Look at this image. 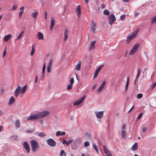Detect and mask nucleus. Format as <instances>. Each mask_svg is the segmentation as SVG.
Instances as JSON below:
<instances>
[{"mask_svg": "<svg viewBox=\"0 0 156 156\" xmlns=\"http://www.w3.org/2000/svg\"><path fill=\"white\" fill-rule=\"evenodd\" d=\"M30 143L32 151L34 152H36L39 147V144L34 140H31Z\"/></svg>", "mask_w": 156, "mask_h": 156, "instance_id": "1", "label": "nucleus"}, {"mask_svg": "<svg viewBox=\"0 0 156 156\" xmlns=\"http://www.w3.org/2000/svg\"><path fill=\"white\" fill-rule=\"evenodd\" d=\"M138 32V30H137L133 33L131 35H128L127 37V40L126 41L127 44H129L131 40L134 39L136 37L137 35V34Z\"/></svg>", "mask_w": 156, "mask_h": 156, "instance_id": "2", "label": "nucleus"}, {"mask_svg": "<svg viewBox=\"0 0 156 156\" xmlns=\"http://www.w3.org/2000/svg\"><path fill=\"white\" fill-rule=\"evenodd\" d=\"M49 112L47 111H44L40 112L38 114L39 119L43 117L49 115Z\"/></svg>", "mask_w": 156, "mask_h": 156, "instance_id": "3", "label": "nucleus"}, {"mask_svg": "<svg viewBox=\"0 0 156 156\" xmlns=\"http://www.w3.org/2000/svg\"><path fill=\"white\" fill-rule=\"evenodd\" d=\"M109 22L111 25H112L114 22L115 21L116 18L113 14H111L108 17Z\"/></svg>", "mask_w": 156, "mask_h": 156, "instance_id": "4", "label": "nucleus"}, {"mask_svg": "<svg viewBox=\"0 0 156 156\" xmlns=\"http://www.w3.org/2000/svg\"><path fill=\"white\" fill-rule=\"evenodd\" d=\"M47 142L49 145L52 147L55 146L56 144L55 142L52 139H48Z\"/></svg>", "mask_w": 156, "mask_h": 156, "instance_id": "5", "label": "nucleus"}, {"mask_svg": "<svg viewBox=\"0 0 156 156\" xmlns=\"http://www.w3.org/2000/svg\"><path fill=\"white\" fill-rule=\"evenodd\" d=\"M97 25V23H94L93 21L91 22L90 27L91 30L92 32H94L96 28Z\"/></svg>", "mask_w": 156, "mask_h": 156, "instance_id": "6", "label": "nucleus"}, {"mask_svg": "<svg viewBox=\"0 0 156 156\" xmlns=\"http://www.w3.org/2000/svg\"><path fill=\"white\" fill-rule=\"evenodd\" d=\"M104 151L107 156H112V154L110 151L108 150L107 147L105 145H103Z\"/></svg>", "mask_w": 156, "mask_h": 156, "instance_id": "7", "label": "nucleus"}, {"mask_svg": "<svg viewBox=\"0 0 156 156\" xmlns=\"http://www.w3.org/2000/svg\"><path fill=\"white\" fill-rule=\"evenodd\" d=\"M38 114H36L35 115H30V116L28 117L27 119V120H33V119H38Z\"/></svg>", "mask_w": 156, "mask_h": 156, "instance_id": "8", "label": "nucleus"}, {"mask_svg": "<svg viewBox=\"0 0 156 156\" xmlns=\"http://www.w3.org/2000/svg\"><path fill=\"white\" fill-rule=\"evenodd\" d=\"M21 87L20 86H18L15 91L14 95L16 97H17L18 96L20 93L21 92Z\"/></svg>", "mask_w": 156, "mask_h": 156, "instance_id": "9", "label": "nucleus"}, {"mask_svg": "<svg viewBox=\"0 0 156 156\" xmlns=\"http://www.w3.org/2000/svg\"><path fill=\"white\" fill-rule=\"evenodd\" d=\"M23 147L26 150L28 153H29L30 151V148L27 142H25L23 143Z\"/></svg>", "mask_w": 156, "mask_h": 156, "instance_id": "10", "label": "nucleus"}, {"mask_svg": "<svg viewBox=\"0 0 156 156\" xmlns=\"http://www.w3.org/2000/svg\"><path fill=\"white\" fill-rule=\"evenodd\" d=\"M84 98V97H83L81 98L79 100L75 102L73 104L74 105L77 106L80 105L83 101Z\"/></svg>", "mask_w": 156, "mask_h": 156, "instance_id": "11", "label": "nucleus"}, {"mask_svg": "<svg viewBox=\"0 0 156 156\" xmlns=\"http://www.w3.org/2000/svg\"><path fill=\"white\" fill-rule=\"evenodd\" d=\"M55 20L53 17H51V22L50 29L52 30L55 26Z\"/></svg>", "mask_w": 156, "mask_h": 156, "instance_id": "12", "label": "nucleus"}, {"mask_svg": "<svg viewBox=\"0 0 156 156\" xmlns=\"http://www.w3.org/2000/svg\"><path fill=\"white\" fill-rule=\"evenodd\" d=\"M81 67V61H79L78 63L76 65L75 69L78 71H79Z\"/></svg>", "mask_w": 156, "mask_h": 156, "instance_id": "13", "label": "nucleus"}, {"mask_svg": "<svg viewBox=\"0 0 156 156\" xmlns=\"http://www.w3.org/2000/svg\"><path fill=\"white\" fill-rule=\"evenodd\" d=\"M96 114L97 118L100 119L103 115V111L97 112L96 113Z\"/></svg>", "mask_w": 156, "mask_h": 156, "instance_id": "14", "label": "nucleus"}, {"mask_svg": "<svg viewBox=\"0 0 156 156\" xmlns=\"http://www.w3.org/2000/svg\"><path fill=\"white\" fill-rule=\"evenodd\" d=\"M103 66V65L102 66H99L98 68L96 69V70L95 71V73L94 74V78H95V77H97V76L98 74V73L101 69V68Z\"/></svg>", "mask_w": 156, "mask_h": 156, "instance_id": "15", "label": "nucleus"}, {"mask_svg": "<svg viewBox=\"0 0 156 156\" xmlns=\"http://www.w3.org/2000/svg\"><path fill=\"white\" fill-rule=\"evenodd\" d=\"M105 82H103L100 87L97 90V92H99L102 90L105 85Z\"/></svg>", "mask_w": 156, "mask_h": 156, "instance_id": "16", "label": "nucleus"}, {"mask_svg": "<svg viewBox=\"0 0 156 156\" xmlns=\"http://www.w3.org/2000/svg\"><path fill=\"white\" fill-rule=\"evenodd\" d=\"M69 32V31L68 29L66 28L65 30L64 33V41H66L68 38V35Z\"/></svg>", "mask_w": 156, "mask_h": 156, "instance_id": "17", "label": "nucleus"}, {"mask_svg": "<svg viewBox=\"0 0 156 156\" xmlns=\"http://www.w3.org/2000/svg\"><path fill=\"white\" fill-rule=\"evenodd\" d=\"M11 37L12 35L11 34H8L5 37L4 40L5 41H7L11 38Z\"/></svg>", "mask_w": 156, "mask_h": 156, "instance_id": "18", "label": "nucleus"}, {"mask_svg": "<svg viewBox=\"0 0 156 156\" xmlns=\"http://www.w3.org/2000/svg\"><path fill=\"white\" fill-rule=\"evenodd\" d=\"M95 42H96V41H94L91 43L90 47L89 49V51H90L92 49H94V45L95 43Z\"/></svg>", "mask_w": 156, "mask_h": 156, "instance_id": "19", "label": "nucleus"}, {"mask_svg": "<svg viewBox=\"0 0 156 156\" xmlns=\"http://www.w3.org/2000/svg\"><path fill=\"white\" fill-rule=\"evenodd\" d=\"M38 38L39 40L44 39V36L43 34L40 32L38 33L37 34Z\"/></svg>", "mask_w": 156, "mask_h": 156, "instance_id": "20", "label": "nucleus"}, {"mask_svg": "<svg viewBox=\"0 0 156 156\" xmlns=\"http://www.w3.org/2000/svg\"><path fill=\"white\" fill-rule=\"evenodd\" d=\"M66 133L65 132H61L60 131H58L56 133V135L57 136H63Z\"/></svg>", "mask_w": 156, "mask_h": 156, "instance_id": "21", "label": "nucleus"}, {"mask_svg": "<svg viewBox=\"0 0 156 156\" xmlns=\"http://www.w3.org/2000/svg\"><path fill=\"white\" fill-rule=\"evenodd\" d=\"M76 11L78 12V17H79L81 14V7L80 6H78L76 9Z\"/></svg>", "mask_w": 156, "mask_h": 156, "instance_id": "22", "label": "nucleus"}, {"mask_svg": "<svg viewBox=\"0 0 156 156\" xmlns=\"http://www.w3.org/2000/svg\"><path fill=\"white\" fill-rule=\"evenodd\" d=\"M138 144L136 143L132 147V149L133 151H136L138 149Z\"/></svg>", "mask_w": 156, "mask_h": 156, "instance_id": "23", "label": "nucleus"}, {"mask_svg": "<svg viewBox=\"0 0 156 156\" xmlns=\"http://www.w3.org/2000/svg\"><path fill=\"white\" fill-rule=\"evenodd\" d=\"M15 100L13 96H11L10 99L9 104L11 105L14 103L15 102Z\"/></svg>", "mask_w": 156, "mask_h": 156, "instance_id": "24", "label": "nucleus"}, {"mask_svg": "<svg viewBox=\"0 0 156 156\" xmlns=\"http://www.w3.org/2000/svg\"><path fill=\"white\" fill-rule=\"evenodd\" d=\"M129 83V76L127 77V81L126 85L125 90L126 91L128 87Z\"/></svg>", "mask_w": 156, "mask_h": 156, "instance_id": "25", "label": "nucleus"}, {"mask_svg": "<svg viewBox=\"0 0 156 156\" xmlns=\"http://www.w3.org/2000/svg\"><path fill=\"white\" fill-rule=\"evenodd\" d=\"M140 68H139L138 69V73H137L136 76V78L135 79V81L134 82V84H135V83H136L137 81V79L138 78V77L140 75Z\"/></svg>", "mask_w": 156, "mask_h": 156, "instance_id": "26", "label": "nucleus"}, {"mask_svg": "<svg viewBox=\"0 0 156 156\" xmlns=\"http://www.w3.org/2000/svg\"><path fill=\"white\" fill-rule=\"evenodd\" d=\"M27 89V86L25 85L24 86L22 89V90H21V93L22 94H23L24 92H25Z\"/></svg>", "mask_w": 156, "mask_h": 156, "instance_id": "27", "label": "nucleus"}, {"mask_svg": "<svg viewBox=\"0 0 156 156\" xmlns=\"http://www.w3.org/2000/svg\"><path fill=\"white\" fill-rule=\"evenodd\" d=\"M139 44H136L133 46V49L136 51L139 48Z\"/></svg>", "mask_w": 156, "mask_h": 156, "instance_id": "28", "label": "nucleus"}, {"mask_svg": "<svg viewBox=\"0 0 156 156\" xmlns=\"http://www.w3.org/2000/svg\"><path fill=\"white\" fill-rule=\"evenodd\" d=\"M139 44H136L133 46V49L136 51L139 48Z\"/></svg>", "mask_w": 156, "mask_h": 156, "instance_id": "29", "label": "nucleus"}, {"mask_svg": "<svg viewBox=\"0 0 156 156\" xmlns=\"http://www.w3.org/2000/svg\"><path fill=\"white\" fill-rule=\"evenodd\" d=\"M24 32L23 31L22 32L20 33V34H19L18 36H17L16 39V40H19L20 39L21 37L22 36V35L23 34V33Z\"/></svg>", "mask_w": 156, "mask_h": 156, "instance_id": "30", "label": "nucleus"}, {"mask_svg": "<svg viewBox=\"0 0 156 156\" xmlns=\"http://www.w3.org/2000/svg\"><path fill=\"white\" fill-rule=\"evenodd\" d=\"M151 23H153L156 22V16L153 17L151 19Z\"/></svg>", "mask_w": 156, "mask_h": 156, "instance_id": "31", "label": "nucleus"}, {"mask_svg": "<svg viewBox=\"0 0 156 156\" xmlns=\"http://www.w3.org/2000/svg\"><path fill=\"white\" fill-rule=\"evenodd\" d=\"M66 153L63 150H62L60 153V156H66Z\"/></svg>", "mask_w": 156, "mask_h": 156, "instance_id": "32", "label": "nucleus"}, {"mask_svg": "<svg viewBox=\"0 0 156 156\" xmlns=\"http://www.w3.org/2000/svg\"><path fill=\"white\" fill-rule=\"evenodd\" d=\"M38 13L37 12H36L32 14V16L34 19H35L36 18L37 16L38 15Z\"/></svg>", "mask_w": 156, "mask_h": 156, "instance_id": "33", "label": "nucleus"}, {"mask_svg": "<svg viewBox=\"0 0 156 156\" xmlns=\"http://www.w3.org/2000/svg\"><path fill=\"white\" fill-rule=\"evenodd\" d=\"M122 137L123 138H125L126 136V131L125 130H122Z\"/></svg>", "mask_w": 156, "mask_h": 156, "instance_id": "34", "label": "nucleus"}, {"mask_svg": "<svg viewBox=\"0 0 156 156\" xmlns=\"http://www.w3.org/2000/svg\"><path fill=\"white\" fill-rule=\"evenodd\" d=\"M15 126L17 128H19L20 126V122L19 120H17L15 122Z\"/></svg>", "mask_w": 156, "mask_h": 156, "instance_id": "35", "label": "nucleus"}, {"mask_svg": "<svg viewBox=\"0 0 156 156\" xmlns=\"http://www.w3.org/2000/svg\"><path fill=\"white\" fill-rule=\"evenodd\" d=\"M38 136L40 137H44L46 135L43 132H41L38 134Z\"/></svg>", "mask_w": 156, "mask_h": 156, "instance_id": "36", "label": "nucleus"}, {"mask_svg": "<svg viewBox=\"0 0 156 156\" xmlns=\"http://www.w3.org/2000/svg\"><path fill=\"white\" fill-rule=\"evenodd\" d=\"M34 52H35L34 48V46H32V51L31 52V55L32 56L33 55H34Z\"/></svg>", "mask_w": 156, "mask_h": 156, "instance_id": "37", "label": "nucleus"}, {"mask_svg": "<svg viewBox=\"0 0 156 156\" xmlns=\"http://www.w3.org/2000/svg\"><path fill=\"white\" fill-rule=\"evenodd\" d=\"M53 63V59H51L49 63L48 66L51 67Z\"/></svg>", "mask_w": 156, "mask_h": 156, "instance_id": "38", "label": "nucleus"}, {"mask_svg": "<svg viewBox=\"0 0 156 156\" xmlns=\"http://www.w3.org/2000/svg\"><path fill=\"white\" fill-rule=\"evenodd\" d=\"M104 13L105 15H108L109 12L108 10H105L104 11Z\"/></svg>", "mask_w": 156, "mask_h": 156, "instance_id": "39", "label": "nucleus"}, {"mask_svg": "<svg viewBox=\"0 0 156 156\" xmlns=\"http://www.w3.org/2000/svg\"><path fill=\"white\" fill-rule=\"evenodd\" d=\"M70 84L71 85H73V84L74 83V80L73 78H72L70 80Z\"/></svg>", "mask_w": 156, "mask_h": 156, "instance_id": "40", "label": "nucleus"}, {"mask_svg": "<svg viewBox=\"0 0 156 156\" xmlns=\"http://www.w3.org/2000/svg\"><path fill=\"white\" fill-rule=\"evenodd\" d=\"M17 6L16 5H14L12 8L11 9V10L13 11L16 10L17 9Z\"/></svg>", "mask_w": 156, "mask_h": 156, "instance_id": "41", "label": "nucleus"}, {"mask_svg": "<svg viewBox=\"0 0 156 156\" xmlns=\"http://www.w3.org/2000/svg\"><path fill=\"white\" fill-rule=\"evenodd\" d=\"M143 97V94H139L137 95V98L139 99Z\"/></svg>", "mask_w": 156, "mask_h": 156, "instance_id": "42", "label": "nucleus"}, {"mask_svg": "<svg viewBox=\"0 0 156 156\" xmlns=\"http://www.w3.org/2000/svg\"><path fill=\"white\" fill-rule=\"evenodd\" d=\"M7 51H6V47H5V49L4 51L3 52V57H4L5 55H6V54Z\"/></svg>", "mask_w": 156, "mask_h": 156, "instance_id": "43", "label": "nucleus"}, {"mask_svg": "<svg viewBox=\"0 0 156 156\" xmlns=\"http://www.w3.org/2000/svg\"><path fill=\"white\" fill-rule=\"evenodd\" d=\"M136 51L135 50H134L132 48L130 53V55H133Z\"/></svg>", "mask_w": 156, "mask_h": 156, "instance_id": "44", "label": "nucleus"}, {"mask_svg": "<svg viewBox=\"0 0 156 156\" xmlns=\"http://www.w3.org/2000/svg\"><path fill=\"white\" fill-rule=\"evenodd\" d=\"M73 85L69 84L68 85L67 87V89L68 90H70L72 89Z\"/></svg>", "mask_w": 156, "mask_h": 156, "instance_id": "45", "label": "nucleus"}, {"mask_svg": "<svg viewBox=\"0 0 156 156\" xmlns=\"http://www.w3.org/2000/svg\"><path fill=\"white\" fill-rule=\"evenodd\" d=\"M45 68H43L42 69V76H43V77H44V73L45 71Z\"/></svg>", "mask_w": 156, "mask_h": 156, "instance_id": "46", "label": "nucleus"}, {"mask_svg": "<svg viewBox=\"0 0 156 156\" xmlns=\"http://www.w3.org/2000/svg\"><path fill=\"white\" fill-rule=\"evenodd\" d=\"M125 15L121 16L120 17V19L121 20H123L125 19Z\"/></svg>", "mask_w": 156, "mask_h": 156, "instance_id": "47", "label": "nucleus"}, {"mask_svg": "<svg viewBox=\"0 0 156 156\" xmlns=\"http://www.w3.org/2000/svg\"><path fill=\"white\" fill-rule=\"evenodd\" d=\"M89 145V142L88 141L85 142L84 143V146L85 147H87Z\"/></svg>", "mask_w": 156, "mask_h": 156, "instance_id": "48", "label": "nucleus"}, {"mask_svg": "<svg viewBox=\"0 0 156 156\" xmlns=\"http://www.w3.org/2000/svg\"><path fill=\"white\" fill-rule=\"evenodd\" d=\"M72 140H68V141H67V144L66 145L67 146H68L71 143H72Z\"/></svg>", "mask_w": 156, "mask_h": 156, "instance_id": "49", "label": "nucleus"}, {"mask_svg": "<svg viewBox=\"0 0 156 156\" xmlns=\"http://www.w3.org/2000/svg\"><path fill=\"white\" fill-rule=\"evenodd\" d=\"M51 67L48 66L47 68V70L48 73H50L51 72Z\"/></svg>", "mask_w": 156, "mask_h": 156, "instance_id": "50", "label": "nucleus"}, {"mask_svg": "<svg viewBox=\"0 0 156 156\" xmlns=\"http://www.w3.org/2000/svg\"><path fill=\"white\" fill-rule=\"evenodd\" d=\"M143 115V113H140L138 116V119L139 120L142 116Z\"/></svg>", "mask_w": 156, "mask_h": 156, "instance_id": "51", "label": "nucleus"}, {"mask_svg": "<svg viewBox=\"0 0 156 156\" xmlns=\"http://www.w3.org/2000/svg\"><path fill=\"white\" fill-rule=\"evenodd\" d=\"M147 129L146 127H143L142 128V131L143 133L145 132L146 131V130Z\"/></svg>", "mask_w": 156, "mask_h": 156, "instance_id": "52", "label": "nucleus"}, {"mask_svg": "<svg viewBox=\"0 0 156 156\" xmlns=\"http://www.w3.org/2000/svg\"><path fill=\"white\" fill-rule=\"evenodd\" d=\"M62 143L63 144H67V141H66L64 139H63V142Z\"/></svg>", "mask_w": 156, "mask_h": 156, "instance_id": "53", "label": "nucleus"}, {"mask_svg": "<svg viewBox=\"0 0 156 156\" xmlns=\"http://www.w3.org/2000/svg\"><path fill=\"white\" fill-rule=\"evenodd\" d=\"M23 12L21 11H20L19 12V17L21 18Z\"/></svg>", "mask_w": 156, "mask_h": 156, "instance_id": "54", "label": "nucleus"}, {"mask_svg": "<svg viewBox=\"0 0 156 156\" xmlns=\"http://www.w3.org/2000/svg\"><path fill=\"white\" fill-rule=\"evenodd\" d=\"M23 12L21 11H20L19 12V17L21 18Z\"/></svg>", "mask_w": 156, "mask_h": 156, "instance_id": "55", "label": "nucleus"}, {"mask_svg": "<svg viewBox=\"0 0 156 156\" xmlns=\"http://www.w3.org/2000/svg\"><path fill=\"white\" fill-rule=\"evenodd\" d=\"M47 12L46 11L44 12V16H45V19H47Z\"/></svg>", "mask_w": 156, "mask_h": 156, "instance_id": "56", "label": "nucleus"}, {"mask_svg": "<svg viewBox=\"0 0 156 156\" xmlns=\"http://www.w3.org/2000/svg\"><path fill=\"white\" fill-rule=\"evenodd\" d=\"M125 127H126V124H123V125L122 126V130H125Z\"/></svg>", "mask_w": 156, "mask_h": 156, "instance_id": "57", "label": "nucleus"}, {"mask_svg": "<svg viewBox=\"0 0 156 156\" xmlns=\"http://www.w3.org/2000/svg\"><path fill=\"white\" fill-rule=\"evenodd\" d=\"M93 146L94 147V149H95V150H97V149H98V148L96 147V145L95 144H93Z\"/></svg>", "mask_w": 156, "mask_h": 156, "instance_id": "58", "label": "nucleus"}, {"mask_svg": "<svg viewBox=\"0 0 156 156\" xmlns=\"http://www.w3.org/2000/svg\"><path fill=\"white\" fill-rule=\"evenodd\" d=\"M24 8V7H21L20 9V11L23 12Z\"/></svg>", "mask_w": 156, "mask_h": 156, "instance_id": "59", "label": "nucleus"}, {"mask_svg": "<svg viewBox=\"0 0 156 156\" xmlns=\"http://www.w3.org/2000/svg\"><path fill=\"white\" fill-rule=\"evenodd\" d=\"M156 85V83H154V84L152 85V88L151 89H152L154 88L155 86Z\"/></svg>", "mask_w": 156, "mask_h": 156, "instance_id": "60", "label": "nucleus"}, {"mask_svg": "<svg viewBox=\"0 0 156 156\" xmlns=\"http://www.w3.org/2000/svg\"><path fill=\"white\" fill-rule=\"evenodd\" d=\"M133 108H134V106H133L132 107V108H131V109H130V110L128 111V113H129V112H130L133 109Z\"/></svg>", "mask_w": 156, "mask_h": 156, "instance_id": "61", "label": "nucleus"}, {"mask_svg": "<svg viewBox=\"0 0 156 156\" xmlns=\"http://www.w3.org/2000/svg\"><path fill=\"white\" fill-rule=\"evenodd\" d=\"M37 80H38L37 76H36V78H35V82L36 83L37 82Z\"/></svg>", "mask_w": 156, "mask_h": 156, "instance_id": "62", "label": "nucleus"}, {"mask_svg": "<svg viewBox=\"0 0 156 156\" xmlns=\"http://www.w3.org/2000/svg\"><path fill=\"white\" fill-rule=\"evenodd\" d=\"M124 2H129V0H122Z\"/></svg>", "mask_w": 156, "mask_h": 156, "instance_id": "63", "label": "nucleus"}, {"mask_svg": "<svg viewBox=\"0 0 156 156\" xmlns=\"http://www.w3.org/2000/svg\"><path fill=\"white\" fill-rule=\"evenodd\" d=\"M101 5V8L102 9H104L105 8V6L104 5L102 4Z\"/></svg>", "mask_w": 156, "mask_h": 156, "instance_id": "64", "label": "nucleus"}]
</instances>
